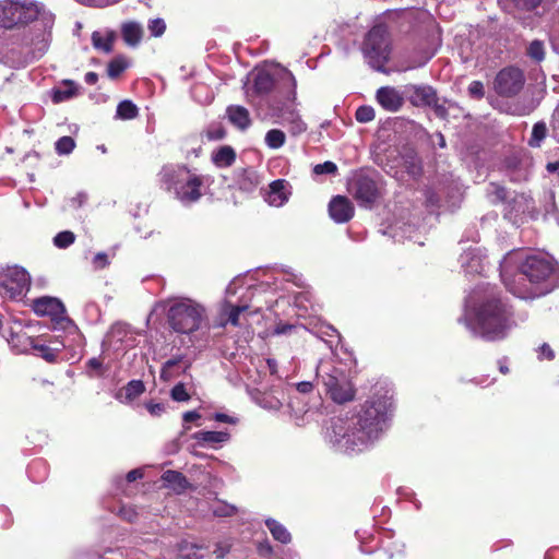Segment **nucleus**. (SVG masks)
Masks as SVG:
<instances>
[{
  "instance_id": "obj_26",
  "label": "nucleus",
  "mask_w": 559,
  "mask_h": 559,
  "mask_svg": "<svg viewBox=\"0 0 559 559\" xmlns=\"http://www.w3.org/2000/svg\"><path fill=\"white\" fill-rule=\"evenodd\" d=\"M192 438L202 443L222 444L229 440V433L226 431H197Z\"/></svg>"
},
{
  "instance_id": "obj_20",
  "label": "nucleus",
  "mask_w": 559,
  "mask_h": 559,
  "mask_svg": "<svg viewBox=\"0 0 559 559\" xmlns=\"http://www.w3.org/2000/svg\"><path fill=\"white\" fill-rule=\"evenodd\" d=\"M379 104L388 111H397L403 105V96L394 87H380L377 92Z\"/></svg>"
},
{
  "instance_id": "obj_3",
  "label": "nucleus",
  "mask_w": 559,
  "mask_h": 559,
  "mask_svg": "<svg viewBox=\"0 0 559 559\" xmlns=\"http://www.w3.org/2000/svg\"><path fill=\"white\" fill-rule=\"evenodd\" d=\"M463 320L474 336L488 342L504 340L516 326L511 306L489 284L478 285L467 296Z\"/></svg>"
},
{
  "instance_id": "obj_40",
  "label": "nucleus",
  "mask_w": 559,
  "mask_h": 559,
  "mask_svg": "<svg viewBox=\"0 0 559 559\" xmlns=\"http://www.w3.org/2000/svg\"><path fill=\"white\" fill-rule=\"evenodd\" d=\"M355 117L357 121L366 123L374 119V110L370 106H360L356 110Z\"/></svg>"
},
{
  "instance_id": "obj_49",
  "label": "nucleus",
  "mask_w": 559,
  "mask_h": 559,
  "mask_svg": "<svg viewBox=\"0 0 559 559\" xmlns=\"http://www.w3.org/2000/svg\"><path fill=\"white\" fill-rule=\"evenodd\" d=\"M325 336L326 337H334L335 336L337 340H340V334H338V332L333 326H326L324 330L321 331L322 340H324V342L329 345V347L332 348L333 347V341L324 338Z\"/></svg>"
},
{
  "instance_id": "obj_59",
  "label": "nucleus",
  "mask_w": 559,
  "mask_h": 559,
  "mask_svg": "<svg viewBox=\"0 0 559 559\" xmlns=\"http://www.w3.org/2000/svg\"><path fill=\"white\" fill-rule=\"evenodd\" d=\"M214 418H215V420H217L219 423H229V424L235 423V420L230 416L223 414V413L215 414Z\"/></svg>"
},
{
  "instance_id": "obj_46",
  "label": "nucleus",
  "mask_w": 559,
  "mask_h": 559,
  "mask_svg": "<svg viewBox=\"0 0 559 559\" xmlns=\"http://www.w3.org/2000/svg\"><path fill=\"white\" fill-rule=\"evenodd\" d=\"M165 28H166V24H165L164 20H162V19L152 20L148 24V29H150L151 34L155 37L163 35L165 32Z\"/></svg>"
},
{
  "instance_id": "obj_19",
  "label": "nucleus",
  "mask_w": 559,
  "mask_h": 559,
  "mask_svg": "<svg viewBox=\"0 0 559 559\" xmlns=\"http://www.w3.org/2000/svg\"><path fill=\"white\" fill-rule=\"evenodd\" d=\"M460 262L467 274H480L485 271V258L478 248L464 252L460 258Z\"/></svg>"
},
{
  "instance_id": "obj_14",
  "label": "nucleus",
  "mask_w": 559,
  "mask_h": 559,
  "mask_svg": "<svg viewBox=\"0 0 559 559\" xmlns=\"http://www.w3.org/2000/svg\"><path fill=\"white\" fill-rule=\"evenodd\" d=\"M524 84L523 71L515 67H507L497 73L493 88L501 96L512 97L522 91Z\"/></svg>"
},
{
  "instance_id": "obj_23",
  "label": "nucleus",
  "mask_w": 559,
  "mask_h": 559,
  "mask_svg": "<svg viewBox=\"0 0 559 559\" xmlns=\"http://www.w3.org/2000/svg\"><path fill=\"white\" fill-rule=\"evenodd\" d=\"M227 116L229 121L240 130H246L251 124L249 111L242 106H229L227 108Z\"/></svg>"
},
{
  "instance_id": "obj_64",
  "label": "nucleus",
  "mask_w": 559,
  "mask_h": 559,
  "mask_svg": "<svg viewBox=\"0 0 559 559\" xmlns=\"http://www.w3.org/2000/svg\"><path fill=\"white\" fill-rule=\"evenodd\" d=\"M436 136H437V139H438V145H439V147H441V148L445 147V145H447V144H445V139H444V136L442 135V133H440V132H439V133H437V134H436Z\"/></svg>"
},
{
  "instance_id": "obj_53",
  "label": "nucleus",
  "mask_w": 559,
  "mask_h": 559,
  "mask_svg": "<svg viewBox=\"0 0 559 559\" xmlns=\"http://www.w3.org/2000/svg\"><path fill=\"white\" fill-rule=\"evenodd\" d=\"M225 136V131L222 128L207 131V138L210 140H221Z\"/></svg>"
},
{
  "instance_id": "obj_6",
  "label": "nucleus",
  "mask_w": 559,
  "mask_h": 559,
  "mask_svg": "<svg viewBox=\"0 0 559 559\" xmlns=\"http://www.w3.org/2000/svg\"><path fill=\"white\" fill-rule=\"evenodd\" d=\"M165 305L168 323L178 333L198 331L207 318L205 307L191 298L177 297L165 301Z\"/></svg>"
},
{
  "instance_id": "obj_29",
  "label": "nucleus",
  "mask_w": 559,
  "mask_h": 559,
  "mask_svg": "<svg viewBox=\"0 0 559 559\" xmlns=\"http://www.w3.org/2000/svg\"><path fill=\"white\" fill-rule=\"evenodd\" d=\"M236 159V153L230 146H223L212 155L213 163L218 167H228Z\"/></svg>"
},
{
  "instance_id": "obj_58",
  "label": "nucleus",
  "mask_w": 559,
  "mask_h": 559,
  "mask_svg": "<svg viewBox=\"0 0 559 559\" xmlns=\"http://www.w3.org/2000/svg\"><path fill=\"white\" fill-rule=\"evenodd\" d=\"M200 418V414L195 411H191V412H186L183 414V420L186 423H190V421H193L195 419H199Z\"/></svg>"
},
{
  "instance_id": "obj_15",
  "label": "nucleus",
  "mask_w": 559,
  "mask_h": 559,
  "mask_svg": "<svg viewBox=\"0 0 559 559\" xmlns=\"http://www.w3.org/2000/svg\"><path fill=\"white\" fill-rule=\"evenodd\" d=\"M11 343L13 344V346H17V343H20L22 346V352H27L29 349L35 350L39 357H41L48 362L56 361L57 356L62 348V345L60 343H58V346L51 347L49 345L44 344L38 337H31L25 334L19 333L12 336Z\"/></svg>"
},
{
  "instance_id": "obj_43",
  "label": "nucleus",
  "mask_w": 559,
  "mask_h": 559,
  "mask_svg": "<svg viewBox=\"0 0 559 559\" xmlns=\"http://www.w3.org/2000/svg\"><path fill=\"white\" fill-rule=\"evenodd\" d=\"M75 94L72 87L58 88L53 91L52 100L55 103H61L70 99Z\"/></svg>"
},
{
  "instance_id": "obj_28",
  "label": "nucleus",
  "mask_w": 559,
  "mask_h": 559,
  "mask_svg": "<svg viewBox=\"0 0 559 559\" xmlns=\"http://www.w3.org/2000/svg\"><path fill=\"white\" fill-rule=\"evenodd\" d=\"M142 27L139 23L129 22L122 26V37L130 46H135L142 38Z\"/></svg>"
},
{
  "instance_id": "obj_27",
  "label": "nucleus",
  "mask_w": 559,
  "mask_h": 559,
  "mask_svg": "<svg viewBox=\"0 0 559 559\" xmlns=\"http://www.w3.org/2000/svg\"><path fill=\"white\" fill-rule=\"evenodd\" d=\"M162 479L177 492H182L189 487V481L180 472L168 469L164 472Z\"/></svg>"
},
{
  "instance_id": "obj_9",
  "label": "nucleus",
  "mask_w": 559,
  "mask_h": 559,
  "mask_svg": "<svg viewBox=\"0 0 559 559\" xmlns=\"http://www.w3.org/2000/svg\"><path fill=\"white\" fill-rule=\"evenodd\" d=\"M242 283L243 280L241 277H236L226 287V296L221 306V318L224 320L221 325L223 326L228 323L234 326H239L241 324L240 316L250 308V301L253 297V289L251 286L245 288L236 302L231 299L238 294V290L242 288Z\"/></svg>"
},
{
  "instance_id": "obj_41",
  "label": "nucleus",
  "mask_w": 559,
  "mask_h": 559,
  "mask_svg": "<svg viewBox=\"0 0 559 559\" xmlns=\"http://www.w3.org/2000/svg\"><path fill=\"white\" fill-rule=\"evenodd\" d=\"M467 91L472 98L481 99L485 95V87L480 81H472Z\"/></svg>"
},
{
  "instance_id": "obj_1",
  "label": "nucleus",
  "mask_w": 559,
  "mask_h": 559,
  "mask_svg": "<svg viewBox=\"0 0 559 559\" xmlns=\"http://www.w3.org/2000/svg\"><path fill=\"white\" fill-rule=\"evenodd\" d=\"M392 413L390 397L372 396L360 405L358 412L334 418L328 428L326 438L338 452H361L385 433Z\"/></svg>"
},
{
  "instance_id": "obj_5",
  "label": "nucleus",
  "mask_w": 559,
  "mask_h": 559,
  "mask_svg": "<svg viewBox=\"0 0 559 559\" xmlns=\"http://www.w3.org/2000/svg\"><path fill=\"white\" fill-rule=\"evenodd\" d=\"M163 187L182 204H192L202 197L203 178L181 165H166L158 174Z\"/></svg>"
},
{
  "instance_id": "obj_8",
  "label": "nucleus",
  "mask_w": 559,
  "mask_h": 559,
  "mask_svg": "<svg viewBox=\"0 0 559 559\" xmlns=\"http://www.w3.org/2000/svg\"><path fill=\"white\" fill-rule=\"evenodd\" d=\"M317 378L320 379L330 397L338 403L354 399L355 389L346 372L334 365L332 360H320L317 367Z\"/></svg>"
},
{
  "instance_id": "obj_33",
  "label": "nucleus",
  "mask_w": 559,
  "mask_h": 559,
  "mask_svg": "<svg viewBox=\"0 0 559 559\" xmlns=\"http://www.w3.org/2000/svg\"><path fill=\"white\" fill-rule=\"evenodd\" d=\"M286 135L282 130L272 129L265 134V143L270 148L276 150L285 144Z\"/></svg>"
},
{
  "instance_id": "obj_60",
  "label": "nucleus",
  "mask_w": 559,
  "mask_h": 559,
  "mask_svg": "<svg viewBox=\"0 0 559 559\" xmlns=\"http://www.w3.org/2000/svg\"><path fill=\"white\" fill-rule=\"evenodd\" d=\"M98 75L95 72H87L84 76V81L86 84L93 85L97 82Z\"/></svg>"
},
{
  "instance_id": "obj_61",
  "label": "nucleus",
  "mask_w": 559,
  "mask_h": 559,
  "mask_svg": "<svg viewBox=\"0 0 559 559\" xmlns=\"http://www.w3.org/2000/svg\"><path fill=\"white\" fill-rule=\"evenodd\" d=\"M546 168L549 173H557L559 175V160L554 162V163H548Z\"/></svg>"
},
{
  "instance_id": "obj_11",
  "label": "nucleus",
  "mask_w": 559,
  "mask_h": 559,
  "mask_svg": "<svg viewBox=\"0 0 559 559\" xmlns=\"http://www.w3.org/2000/svg\"><path fill=\"white\" fill-rule=\"evenodd\" d=\"M488 194L491 202L504 203V216L515 219L522 214L530 213L533 210V200L524 193H510L503 187L491 183Z\"/></svg>"
},
{
  "instance_id": "obj_10",
  "label": "nucleus",
  "mask_w": 559,
  "mask_h": 559,
  "mask_svg": "<svg viewBox=\"0 0 559 559\" xmlns=\"http://www.w3.org/2000/svg\"><path fill=\"white\" fill-rule=\"evenodd\" d=\"M364 52L373 69L381 70L384 67L390 57L388 29L384 25H376L369 31L365 39Z\"/></svg>"
},
{
  "instance_id": "obj_12",
  "label": "nucleus",
  "mask_w": 559,
  "mask_h": 559,
  "mask_svg": "<svg viewBox=\"0 0 559 559\" xmlns=\"http://www.w3.org/2000/svg\"><path fill=\"white\" fill-rule=\"evenodd\" d=\"M381 181L376 174H357L350 185L349 192L360 206L371 207L381 195Z\"/></svg>"
},
{
  "instance_id": "obj_62",
  "label": "nucleus",
  "mask_w": 559,
  "mask_h": 559,
  "mask_svg": "<svg viewBox=\"0 0 559 559\" xmlns=\"http://www.w3.org/2000/svg\"><path fill=\"white\" fill-rule=\"evenodd\" d=\"M88 366L93 369H99L102 367V362L97 358H92L88 360Z\"/></svg>"
},
{
  "instance_id": "obj_57",
  "label": "nucleus",
  "mask_w": 559,
  "mask_h": 559,
  "mask_svg": "<svg viewBox=\"0 0 559 559\" xmlns=\"http://www.w3.org/2000/svg\"><path fill=\"white\" fill-rule=\"evenodd\" d=\"M143 476L141 469H132L127 474V480L129 483L134 481Z\"/></svg>"
},
{
  "instance_id": "obj_35",
  "label": "nucleus",
  "mask_w": 559,
  "mask_h": 559,
  "mask_svg": "<svg viewBox=\"0 0 559 559\" xmlns=\"http://www.w3.org/2000/svg\"><path fill=\"white\" fill-rule=\"evenodd\" d=\"M547 127L544 122H537L534 124L532 135L528 144L533 147H538L540 142L546 138Z\"/></svg>"
},
{
  "instance_id": "obj_2",
  "label": "nucleus",
  "mask_w": 559,
  "mask_h": 559,
  "mask_svg": "<svg viewBox=\"0 0 559 559\" xmlns=\"http://www.w3.org/2000/svg\"><path fill=\"white\" fill-rule=\"evenodd\" d=\"M508 253L500 264V275L510 293L521 299L545 296L559 287V264L550 257L533 253L520 259Z\"/></svg>"
},
{
  "instance_id": "obj_55",
  "label": "nucleus",
  "mask_w": 559,
  "mask_h": 559,
  "mask_svg": "<svg viewBox=\"0 0 559 559\" xmlns=\"http://www.w3.org/2000/svg\"><path fill=\"white\" fill-rule=\"evenodd\" d=\"M147 411L152 415L158 416L164 411V406L162 404H158V403H156V404L150 403V404H147Z\"/></svg>"
},
{
  "instance_id": "obj_48",
  "label": "nucleus",
  "mask_w": 559,
  "mask_h": 559,
  "mask_svg": "<svg viewBox=\"0 0 559 559\" xmlns=\"http://www.w3.org/2000/svg\"><path fill=\"white\" fill-rule=\"evenodd\" d=\"M92 264L95 270L105 269L109 264L108 255L105 252H98L94 255Z\"/></svg>"
},
{
  "instance_id": "obj_63",
  "label": "nucleus",
  "mask_w": 559,
  "mask_h": 559,
  "mask_svg": "<svg viewBox=\"0 0 559 559\" xmlns=\"http://www.w3.org/2000/svg\"><path fill=\"white\" fill-rule=\"evenodd\" d=\"M542 349H543V354H544V355H546V357H547L548 359H551V358L554 357V352L551 350V348H550L549 346L544 345V346L542 347Z\"/></svg>"
},
{
  "instance_id": "obj_17",
  "label": "nucleus",
  "mask_w": 559,
  "mask_h": 559,
  "mask_svg": "<svg viewBox=\"0 0 559 559\" xmlns=\"http://www.w3.org/2000/svg\"><path fill=\"white\" fill-rule=\"evenodd\" d=\"M354 211L352 202L343 195L334 197L329 203V214L337 224L348 222L354 216Z\"/></svg>"
},
{
  "instance_id": "obj_16",
  "label": "nucleus",
  "mask_w": 559,
  "mask_h": 559,
  "mask_svg": "<svg viewBox=\"0 0 559 559\" xmlns=\"http://www.w3.org/2000/svg\"><path fill=\"white\" fill-rule=\"evenodd\" d=\"M282 70L285 69H278L275 74H271L266 70H258L253 74L252 91L257 95H264L277 87L275 97L277 96V98H280L281 96L285 95L286 88L282 81Z\"/></svg>"
},
{
  "instance_id": "obj_4",
  "label": "nucleus",
  "mask_w": 559,
  "mask_h": 559,
  "mask_svg": "<svg viewBox=\"0 0 559 559\" xmlns=\"http://www.w3.org/2000/svg\"><path fill=\"white\" fill-rule=\"evenodd\" d=\"M34 21L44 29L51 28L55 15L35 0H0V28L14 29Z\"/></svg>"
},
{
  "instance_id": "obj_25",
  "label": "nucleus",
  "mask_w": 559,
  "mask_h": 559,
  "mask_svg": "<svg viewBox=\"0 0 559 559\" xmlns=\"http://www.w3.org/2000/svg\"><path fill=\"white\" fill-rule=\"evenodd\" d=\"M187 366H183V357L179 356L173 359L167 360L160 370V378L164 381H169L173 378L179 376L182 371H185Z\"/></svg>"
},
{
  "instance_id": "obj_45",
  "label": "nucleus",
  "mask_w": 559,
  "mask_h": 559,
  "mask_svg": "<svg viewBox=\"0 0 559 559\" xmlns=\"http://www.w3.org/2000/svg\"><path fill=\"white\" fill-rule=\"evenodd\" d=\"M306 332V330L301 326H296V325H293V324H285V323H280L275 326L274 329V334L276 335H283V334H288V333H292V332Z\"/></svg>"
},
{
  "instance_id": "obj_22",
  "label": "nucleus",
  "mask_w": 559,
  "mask_h": 559,
  "mask_svg": "<svg viewBox=\"0 0 559 559\" xmlns=\"http://www.w3.org/2000/svg\"><path fill=\"white\" fill-rule=\"evenodd\" d=\"M288 200L285 180H275L270 185V189L265 195V201L272 206H282Z\"/></svg>"
},
{
  "instance_id": "obj_24",
  "label": "nucleus",
  "mask_w": 559,
  "mask_h": 559,
  "mask_svg": "<svg viewBox=\"0 0 559 559\" xmlns=\"http://www.w3.org/2000/svg\"><path fill=\"white\" fill-rule=\"evenodd\" d=\"M115 34L112 32H94L92 34V44L94 48L105 53H109L112 50Z\"/></svg>"
},
{
  "instance_id": "obj_47",
  "label": "nucleus",
  "mask_w": 559,
  "mask_h": 559,
  "mask_svg": "<svg viewBox=\"0 0 559 559\" xmlns=\"http://www.w3.org/2000/svg\"><path fill=\"white\" fill-rule=\"evenodd\" d=\"M337 170L336 165L333 162H324L314 166L313 171L317 175L323 174H335Z\"/></svg>"
},
{
  "instance_id": "obj_36",
  "label": "nucleus",
  "mask_w": 559,
  "mask_h": 559,
  "mask_svg": "<svg viewBox=\"0 0 559 559\" xmlns=\"http://www.w3.org/2000/svg\"><path fill=\"white\" fill-rule=\"evenodd\" d=\"M75 147V141L71 136H61L55 144L56 152L59 155H69Z\"/></svg>"
},
{
  "instance_id": "obj_30",
  "label": "nucleus",
  "mask_w": 559,
  "mask_h": 559,
  "mask_svg": "<svg viewBox=\"0 0 559 559\" xmlns=\"http://www.w3.org/2000/svg\"><path fill=\"white\" fill-rule=\"evenodd\" d=\"M265 525L271 532L274 539L281 542L282 544H288L292 539L290 533L286 530L284 525L273 519H267L265 521Z\"/></svg>"
},
{
  "instance_id": "obj_50",
  "label": "nucleus",
  "mask_w": 559,
  "mask_h": 559,
  "mask_svg": "<svg viewBox=\"0 0 559 559\" xmlns=\"http://www.w3.org/2000/svg\"><path fill=\"white\" fill-rule=\"evenodd\" d=\"M119 514L123 520L128 522L135 521L138 516L136 510L133 507H121Z\"/></svg>"
},
{
  "instance_id": "obj_31",
  "label": "nucleus",
  "mask_w": 559,
  "mask_h": 559,
  "mask_svg": "<svg viewBox=\"0 0 559 559\" xmlns=\"http://www.w3.org/2000/svg\"><path fill=\"white\" fill-rule=\"evenodd\" d=\"M144 390L145 386L141 380H131L126 386L122 388L118 394V399H121L123 395L127 402H131L139 397L144 392Z\"/></svg>"
},
{
  "instance_id": "obj_18",
  "label": "nucleus",
  "mask_w": 559,
  "mask_h": 559,
  "mask_svg": "<svg viewBox=\"0 0 559 559\" xmlns=\"http://www.w3.org/2000/svg\"><path fill=\"white\" fill-rule=\"evenodd\" d=\"M33 310L39 316L57 319L64 313V306L59 299L46 296L33 301Z\"/></svg>"
},
{
  "instance_id": "obj_37",
  "label": "nucleus",
  "mask_w": 559,
  "mask_h": 559,
  "mask_svg": "<svg viewBox=\"0 0 559 559\" xmlns=\"http://www.w3.org/2000/svg\"><path fill=\"white\" fill-rule=\"evenodd\" d=\"M75 240V235L70 230H64L58 233L53 238V243L56 247L60 249L68 248Z\"/></svg>"
},
{
  "instance_id": "obj_39",
  "label": "nucleus",
  "mask_w": 559,
  "mask_h": 559,
  "mask_svg": "<svg viewBox=\"0 0 559 559\" xmlns=\"http://www.w3.org/2000/svg\"><path fill=\"white\" fill-rule=\"evenodd\" d=\"M212 512L215 516H230L235 514L236 508L225 502H217L212 507Z\"/></svg>"
},
{
  "instance_id": "obj_38",
  "label": "nucleus",
  "mask_w": 559,
  "mask_h": 559,
  "mask_svg": "<svg viewBox=\"0 0 559 559\" xmlns=\"http://www.w3.org/2000/svg\"><path fill=\"white\" fill-rule=\"evenodd\" d=\"M127 68V62L123 58H115L107 67V74L111 79L118 78Z\"/></svg>"
},
{
  "instance_id": "obj_44",
  "label": "nucleus",
  "mask_w": 559,
  "mask_h": 559,
  "mask_svg": "<svg viewBox=\"0 0 559 559\" xmlns=\"http://www.w3.org/2000/svg\"><path fill=\"white\" fill-rule=\"evenodd\" d=\"M170 394L173 400L177 402H186L190 399V395L186 391V388L182 383H178L177 385H175Z\"/></svg>"
},
{
  "instance_id": "obj_34",
  "label": "nucleus",
  "mask_w": 559,
  "mask_h": 559,
  "mask_svg": "<svg viewBox=\"0 0 559 559\" xmlns=\"http://www.w3.org/2000/svg\"><path fill=\"white\" fill-rule=\"evenodd\" d=\"M138 116V107L131 100H122L117 106V117L123 120Z\"/></svg>"
},
{
  "instance_id": "obj_42",
  "label": "nucleus",
  "mask_w": 559,
  "mask_h": 559,
  "mask_svg": "<svg viewBox=\"0 0 559 559\" xmlns=\"http://www.w3.org/2000/svg\"><path fill=\"white\" fill-rule=\"evenodd\" d=\"M514 7L520 11H533L535 10L542 2V0H511Z\"/></svg>"
},
{
  "instance_id": "obj_32",
  "label": "nucleus",
  "mask_w": 559,
  "mask_h": 559,
  "mask_svg": "<svg viewBox=\"0 0 559 559\" xmlns=\"http://www.w3.org/2000/svg\"><path fill=\"white\" fill-rule=\"evenodd\" d=\"M526 55L535 62H542L545 59V44L539 39L532 40L527 48Z\"/></svg>"
},
{
  "instance_id": "obj_54",
  "label": "nucleus",
  "mask_w": 559,
  "mask_h": 559,
  "mask_svg": "<svg viewBox=\"0 0 559 559\" xmlns=\"http://www.w3.org/2000/svg\"><path fill=\"white\" fill-rule=\"evenodd\" d=\"M296 389L300 393H309L313 389V384L308 381H301L296 384Z\"/></svg>"
},
{
  "instance_id": "obj_13",
  "label": "nucleus",
  "mask_w": 559,
  "mask_h": 559,
  "mask_svg": "<svg viewBox=\"0 0 559 559\" xmlns=\"http://www.w3.org/2000/svg\"><path fill=\"white\" fill-rule=\"evenodd\" d=\"M28 273L20 266L0 270V290L11 299L22 298L29 288Z\"/></svg>"
},
{
  "instance_id": "obj_56",
  "label": "nucleus",
  "mask_w": 559,
  "mask_h": 559,
  "mask_svg": "<svg viewBox=\"0 0 559 559\" xmlns=\"http://www.w3.org/2000/svg\"><path fill=\"white\" fill-rule=\"evenodd\" d=\"M86 201V194L85 193H79L75 198L71 200L72 206L80 207L82 204H84Z\"/></svg>"
},
{
  "instance_id": "obj_21",
  "label": "nucleus",
  "mask_w": 559,
  "mask_h": 559,
  "mask_svg": "<svg viewBox=\"0 0 559 559\" xmlns=\"http://www.w3.org/2000/svg\"><path fill=\"white\" fill-rule=\"evenodd\" d=\"M406 92L413 105L415 106H429L435 104L437 97L436 91L431 86L409 85Z\"/></svg>"
},
{
  "instance_id": "obj_51",
  "label": "nucleus",
  "mask_w": 559,
  "mask_h": 559,
  "mask_svg": "<svg viewBox=\"0 0 559 559\" xmlns=\"http://www.w3.org/2000/svg\"><path fill=\"white\" fill-rule=\"evenodd\" d=\"M552 133L556 141L559 143V105L552 114Z\"/></svg>"
},
{
  "instance_id": "obj_7",
  "label": "nucleus",
  "mask_w": 559,
  "mask_h": 559,
  "mask_svg": "<svg viewBox=\"0 0 559 559\" xmlns=\"http://www.w3.org/2000/svg\"><path fill=\"white\" fill-rule=\"evenodd\" d=\"M281 72L286 92L280 98L277 96L273 98L270 110L272 116L278 119L280 123L288 127L293 135H298L306 131L307 126L296 109L297 82L288 70H282Z\"/></svg>"
},
{
  "instance_id": "obj_52",
  "label": "nucleus",
  "mask_w": 559,
  "mask_h": 559,
  "mask_svg": "<svg viewBox=\"0 0 559 559\" xmlns=\"http://www.w3.org/2000/svg\"><path fill=\"white\" fill-rule=\"evenodd\" d=\"M429 107H432L436 115L441 118H444L448 115L447 108L443 105L439 104L438 96L435 98V104L429 105Z\"/></svg>"
}]
</instances>
